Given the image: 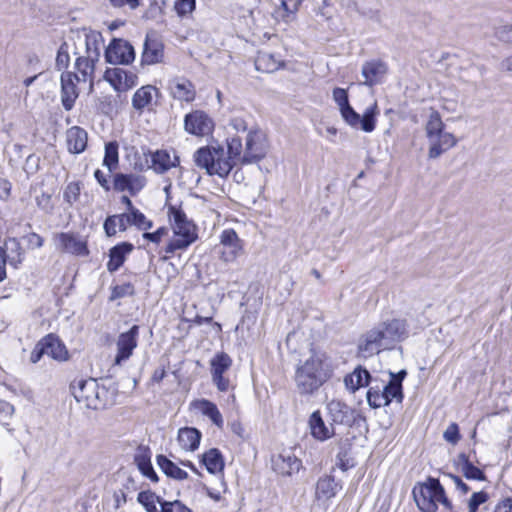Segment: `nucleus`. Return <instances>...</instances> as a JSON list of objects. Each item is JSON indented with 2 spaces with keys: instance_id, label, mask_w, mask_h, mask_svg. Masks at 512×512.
I'll return each mask as SVG.
<instances>
[{
  "instance_id": "5",
  "label": "nucleus",
  "mask_w": 512,
  "mask_h": 512,
  "mask_svg": "<svg viewBox=\"0 0 512 512\" xmlns=\"http://www.w3.org/2000/svg\"><path fill=\"white\" fill-rule=\"evenodd\" d=\"M197 167L205 169L207 174L221 178L228 176L233 169L232 160L227 158L226 151L220 145L201 147L193 155Z\"/></svg>"
},
{
  "instance_id": "63",
  "label": "nucleus",
  "mask_w": 512,
  "mask_h": 512,
  "mask_svg": "<svg viewBox=\"0 0 512 512\" xmlns=\"http://www.w3.org/2000/svg\"><path fill=\"white\" fill-rule=\"evenodd\" d=\"M36 203L37 206L40 207L42 210L48 211L52 209L51 195L48 193L43 192L39 196H37Z\"/></svg>"
},
{
  "instance_id": "6",
  "label": "nucleus",
  "mask_w": 512,
  "mask_h": 512,
  "mask_svg": "<svg viewBox=\"0 0 512 512\" xmlns=\"http://www.w3.org/2000/svg\"><path fill=\"white\" fill-rule=\"evenodd\" d=\"M102 36L100 33L91 31L85 34V55L79 56L75 62V68L80 73L82 82H89L90 90L94 86L95 64L100 58V47Z\"/></svg>"
},
{
  "instance_id": "15",
  "label": "nucleus",
  "mask_w": 512,
  "mask_h": 512,
  "mask_svg": "<svg viewBox=\"0 0 512 512\" xmlns=\"http://www.w3.org/2000/svg\"><path fill=\"white\" fill-rule=\"evenodd\" d=\"M213 120L203 111L195 110L184 118V129L194 136H205L212 132Z\"/></svg>"
},
{
  "instance_id": "18",
  "label": "nucleus",
  "mask_w": 512,
  "mask_h": 512,
  "mask_svg": "<svg viewBox=\"0 0 512 512\" xmlns=\"http://www.w3.org/2000/svg\"><path fill=\"white\" fill-rule=\"evenodd\" d=\"M104 79L118 92H125L137 84L138 77L135 73L123 68H110L105 71Z\"/></svg>"
},
{
  "instance_id": "60",
  "label": "nucleus",
  "mask_w": 512,
  "mask_h": 512,
  "mask_svg": "<svg viewBox=\"0 0 512 512\" xmlns=\"http://www.w3.org/2000/svg\"><path fill=\"white\" fill-rule=\"evenodd\" d=\"M25 239L30 249L40 248L44 243V239L37 233H30L25 236Z\"/></svg>"
},
{
  "instance_id": "64",
  "label": "nucleus",
  "mask_w": 512,
  "mask_h": 512,
  "mask_svg": "<svg viewBox=\"0 0 512 512\" xmlns=\"http://www.w3.org/2000/svg\"><path fill=\"white\" fill-rule=\"evenodd\" d=\"M494 512H512V498L501 500L496 505Z\"/></svg>"
},
{
  "instance_id": "16",
  "label": "nucleus",
  "mask_w": 512,
  "mask_h": 512,
  "mask_svg": "<svg viewBox=\"0 0 512 512\" xmlns=\"http://www.w3.org/2000/svg\"><path fill=\"white\" fill-rule=\"evenodd\" d=\"M272 469L279 475L292 476L302 467V461L291 450L284 449L272 457Z\"/></svg>"
},
{
  "instance_id": "39",
  "label": "nucleus",
  "mask_w": 512,
  "mask_h": 512,
  "mask_svg": "<svg viewBox=\"0 0 512 512\" xmlns=\"http://www.w3.org/2000/svg\"><path fill=\"white\" fill-rule=\"evenodd\" d=\"M457 465L465 478L469 480L483 481L486 478L483 471L474 466L465 454L458 456Z\"/></svg>"
},
{
  "instance_id": "26",
  "label": "nucleus",
  "mask_w": 512,
  "mask_h": 512,
  "mask_svg": "<svg viewBox=\"0 0 512 512\" xmlns=\"http://www.w3.org/2000/svg\"><path fill=\"white\" fill-rule=\"evenodd\" d=\"M2 258L14 268H18L24 260V249L17 238H8L3 246H0Z\"/></svg>"
},
{
  "instance_id": "55",
  "label": "nucleus",
  "mask_w": 512,
  "mask_h": 512,
  "mask_svg": "<svg viewBox=\"0 0 512 512\" xmlns=\"http://www.w3.org/2000/svg\"><path fill=\"white\" fill-rule=\"evenodd\" d=\"M488 499V495L487 493L483 492V491H480V492H475L472 494L469 502H468V508L470 510H475L477 511L478 507L483 504L484 502H486Z\"/></svg>"
},
{
  "instance_id": "40",
  "label": "nucleus",
  "mask_w": 512,
  "mask_h": 512,
  "mask_svg": "<svg viewBox=\"0 0 512 512\" xmlns=\"http://www.w3.org/2000/svg\"><path fill=\"white\" fill-rule=\"evenodd\" d=\"M157 89L152 85H146L139 88L132 97V105L136 110H143L151 104L153 95Z\"/></svg>"
},
{
  "instance_id": "17",
  "label": "nucleus",
  "mask_w": 512,
  "mask_h": 512,
  "mask_svg": "<svg viewBox=\"0 0 512 512\" xmlns=\"http://www.w3.org/2000/svg\"><path fill=\"white\" fill-rule=\"evenodd\" d=\"M61 102L65 110L73 108L76 99L79 96L78 83L82 82L80 77L73 72H63L61 74Z\"/></svg>"
},
{
  "instance_id": "42",
  "label": "nucleus",
  "mask_w": 512,
  "mask_h": 512,
  "mask_svg": "<svg viewBox=\"0 0 512 512\" xmlns=\"http://www.w3.org/2000/svg\"><path fill=\"white\" fill-rule=\"evenodd\" d=\"M244 148L240 138L231 137L227 140V158L232 160V165L242 164Z\"/></svg>"
},
{
  "instance_id": "13",
  "label": "nucleus",
  "mask_w": 512,
  "mask_h": 512,
  "mask_svg": "<svg viewBox=\"0 0 512 512\" xmlns=\"http://www.w3.org/2000/svg\"><path fill=\"white\" fill-rule=\"evenodd\" d=\"M232 359L224 352L217 353L211 360V376L213 383L219 391L226 392L230 387V380L224 377V373L230 369Z\"/></svg>"
},
{
  "instance_id": "35",
  "label": "nucleus",
  "mask_w": 512,
  "mask_h": 512,
  "mask_svg": "<svg viewBox=\"0 0 512 512\" xmlns=\"http://www.w3.org/2000/svg\"><path fill=\"white\" fill-rule=\"evenodd\" d=\"M192 407L207 416L217 427L223 426L222 415L217 406L206 399L196 400L192 402Z\"/></svg>"
},
{
  "instance_id": "2",
  "label": "nucleus",
  "mask_w": 512,
  "mask_h": 512,
  "mask_svg": "<svg viewBox=\"0 0 512 512\" xmlns=\"http://www.w3.org/2000/svg\"><path fill=\"white\" fill-rule=\"evenodd\" d=\"M168 216L173 236L164 251L166 254H174L178 250H186L197 240V227L180 207L170 206Z\"/></svg>"
},
{
  "instance_id": "36",
  "label": "nucleus",
  "mask_w": 512,
  "mask_h": 512,
  "mask_svg": "<svg viewBox=\"0 0 512 512\" xmlns=\"http://www.w3.org/2000/svg\"><path fill=\"white\" fill-rule=\"evenodd\" d=\"M177 439L182 449L194 451L199 446L201 433L196 428L185 427L179 430Z\"/></svg>"
},
{
  "instance_id": "46",
  "label": "nucleus",
  "mask_w": 512,
  "mask_h": 512,
  "mask_svg": "<svg viewBox=\"0 0 512 512\" xmlns=\"http://www.w3.org/2000/svg\"><path fill=\"white\" fill-rule=\"evenodd\" d=\"M118 164V144L116 142H109L105 145V156L103 165H105L109 171H113Z\"/></svg>"
},
{
  "instance_id": "28",
  "label": "nucleus",
  "mask_w": 512,
  "mask_h": 512,
  "mask_svg": "<svg viewBox=\"0 0 512 512\" xmlns=\"http://www.w3.org/2000/svg\"><path fill=\"white\" fill-rule=\"evenodd\" d=\"M152 169L158 173L163 174L173 167L179 165V158L175 152L167 150H157L151 156Z\"/></svg>"
},
{
  "instance_id": "44",
  "label": "nucleus",
  "mask_w": 512,
  "mask_h": 512,
  "mask_svg": "<svg viewBox=\"0 0 512 512\" xmlns=\"http://www.w3.org/2000/svg\"><path fill=\"white\" fill-rule=\"evenodd\" d=\"M367 401L370 407L372 408H380L382 406H387V400H385L383 394V387L379 385L371 386L367 391Z\"/></svg>"
},
{
  "instance_id": "54",
  "label": "nucleus",
  "mask_w": 512,
  "mask_h": 512,
  "mask_svg": "<svg viewBox=\"0 0 512 512\" xmlns=\"http://www.w3.org/2000/svg\"><path fill=\"white\" fill-rule=\"evenodd\" d=\"M130 175L118 173L114 176V189L117 191H128L130 188Z\"/></svg>"
},
{
  "instance_id": "7",
  "label": "nucleus",
  "mask_w": 512,
  "mask_h": 512,
  "mask_svg": "<svg viewBox=\"0 0 512 512\" xmlns=\"http://www.w3.org/2000/svg\"><path fill=\"white\" fill-rule=\"evenodd\" d=\"M71 390L76 401L82 403L86 408L97 410L106 405L103 399L106 391L99 386L96 379L74 380L71 384Z\"/></svg>"
},
{
  "instance_id": "41",
  "label": "nucleus",
  "mask_w": 512,
  "mask_h": 512,
  "mask_svg": "<svg viewBox=\"0 0 512 512\" xmlns=\"http://www.w3.org/2000/svg\"><path fill=\"white\" fill-rule=\"evenodd\" d=\"M202 463L205 465L207 471L211 474L221 472L224 468V461L221 453L217 449H210L202 456Z\"/></svg>"
},
{
  "instance_id": "38",
  "label": "nucleus",
  "mask_w": 512,
  "mask_h": 512,
  "mask_svg": "<svg viewBox=\"0 0 512 512\" xmlns=\"http://www.w3.org/2000/svg\"><path fill=\"white\" fill-rule=\"evenodd\" d=\"M157 464L166 476L175 480L187 479L188 474L186 471L178 467L174 462L164 455L157 456Z\"/></svg>"
},
{
  "instance_id": "3",
  "label": "nucleus",
  "mask_w": 512,
  "mask_h": 512,
  "mask_svg": "<svg viewBox=\"0 0 512 512\" xmlns=\"http://www.w3.org/2000/svg\"><path fill=\"white\" fill-rule=\"evenodd\" d=\"M443 123L438 111L432 110L425 124V134L429 143L428 157L439 158L444 152L457 144L456 137L444 130Z\"/></svg>"
},
{
  "instance_id": "25",
  "label": "nucleus",
  "mask_w": 512,
  "mask_h": 512,
  "mask_svg": "<svg viewBox=\"0 0 512 512\" xmlns=\"http://www.w3.org/2000/svg\"><path fill=\"white\" fill-rule=\"evenodd\" d=\"M327 410L333 425H350L354 420L353 410L341 401L331 400L327 404Z\"/></svg>"
},
{
  "instance_id": "14",
  "label": "nucleus",
  "mask_w": 512,
  "mask_h": 512,
  "mask_svg": "<svg viewBox=\"0 0 512 512\" xmlns=\"http://www.w3.org/2000/svg\"><path fill=\"white\" fill-rule=\"evenodd\" d=\"M105 58L111 64H130L135 59V51L128 41L114 39L105 51Z\"/></svg>"
},
{
  "instance_id": "57",
  "label": "nucleus",
  "mask_w": 512,
  "mask_h": 512,
  "mask_svg": "<svg viewBox=\"0 0 512 512\" xmlns=\"http://www.w3.org/2000/svg\"><path fill=\"white\" fill-rule=\"evenodd\" d=\"M336 465L342 470L347 471L354 466V460L350 458L346 451L339 452L337 455Z\"/></svg>"
},
{
  "instance_id": "24",
  "label": "nucleus",
  "mask_w": 512,
  "mask_h": 512,
  "mask_svg": "<svg viewBox=\"0 0 512 512\" xmlns=\"http://www.w3.org/2000/svg\"><path fill=\"white\" fill-rule=\"evenodd\" d=\"M151 450L149 447L140 445L134 453V463L144 477L156 483L158 476L151 463Z\"/></svg>"
},
{
  "instance_id": "53",
  "label": "nucleus",
  "mask_w": 512,
  "mask_h": 512,
  "mask_svg": "<svg viewBox=\"0 0 512 512\" xmlns=\"http://www.w3.org/2000/svg\"><path fill=\"white\" fill-rule=\"evenodd\" d=\"M195 9V0H178L175 3V10L178 15L184 16Z\"/></svg>"
},
{
  "instance_id": "45",
  "label": "nucleus",
  "mask_w": 512,
  "mask_h": 512,
  "mask_svg": "<svg viewBox=\"0 0 512 512\" xmlns=\"http://www.w3.org/2000/svg\"><path fill=\"white\" fill-rule=\"evenodd\" d=\"M129 217V224L136 226L140 230H148L152 228V221L148 220L146 216L139 211L137 208H133L131 211L127 212Z\"/></svg>"
},
{
  "instance_id": "51",
  "label": "nucleus",
  "mask_w": 512,
  "mask_h": 512,
  "mask_svg": "<svg viewBox=\"0 0 512 512\" xmlns=\"http://www.w3.org/2000/svg\"><path fill=\"white\" fill-rule=\"evenodd\" d=\"M161 512H192V510L179 500L161 503Z\"/></svg>"
},
{
  "instance_id": "56",
  "label": "nucleus",
  "mask_w": 512,
  "mask_h": 512,
  "mask_svg": "<svg viewBox=\"0 0 512 512\" xmlns=\"http://www.w3.org/2000/svg\"><path fill=\"white\" fill-rule=\"evenodd\" d=\"M333 100L337 103L339 110L349 105L347 92L343 88H335L333 90Z\"/></svg>"
},
{
  "instance_id": "1",
  "label": "nucleus",
  "mask_w": 512,
  "mask_h": 512,
  "mask_svg": "<svg viewBox=\"0 0 512 512\" xmlns=\"http://www.w3.org/2000/svg\"><path fill=\"white\" fill-rule=\"evenodd\" d=\"M332 367L325 352L312 350L310 355L300 360L295 369L294 381L301 395L316 392L331 377Z\"/></svg>"
},
{
  "instance_id": "12",
  "label": "nucleus",
  "mask_w": 512,
  "mask_h": 512,
  "mask_svg": "<svg viewBox=\"0 0 512 512\" xmlns=\"http://www.w3.org/2000/svg\"><path fill=\"white\" fill-rule=\"evenodd\" d=\"M139 326L133 325L128 331L118 335L116 340L117 353L114 359L115 365H121L128 360L138 345Z\"/></svg>"
},
{
  "instance_id": "31",
  "label": "nucleus",
  "mask_w": 512,
  "mask_h": 512,
  "mask_svg": "<svg viewBox=\"0 0 512 512\" xmlns=\"http://www.w3.org/2000/svg\"><path fill=\"white\" fill-rule=\"evenodd\" d=\"M42 340L46 350V355L59 362L67 361L69 359L68 350L59 338L50 334Z\"/></svg>"
},
{
  "instance_id": "27",
  "label": "nucleus",
  "mask_w": 512,
  "mask_h": 512,
  "mask_svg": "<svg viewBox=\"0 0 512 512\" xmlns=\"http://www.w3.org/2000/svg\"><path fill=\"white\" fill-rule=\"evenodd\" d=\"M171 95L174 99L185 102H192L195 99L196 91L194 85L185 78H174L169 83Z\"/></svg>"
},
{
  "instance_id": "32",
  "label": "nucleus",
  "mask_w": 512,
  "mask_h": 512,
  "mask_svg": "<svg viewBox=\"0 0 512 512\" xmlns=\"http://www.w3.org/2000/svg\"><path fill=\"white\" fill-rule=\"evenodd\" d=\"M133 245L128 242H123L114 246L109 253V261L107 269L110 272L118 270L124 263L126 256L133 250Z\"/></svg>"
},
{
  "instance_id": "43",
  "label": "nucleus",
  "mask_w": 512,
  "mask_h": 512,
  "mask_svg": "<svg viewBox=\"0 0 512 512\" xmlns=\"http://www.w3.org/2000/svg\"><path fill=\"white\" fill-rule=\"evenodd\" d=\"M137 501L143 505L147 512H158L157 504L165 502L161 497L151 491H142L138 494Z\"/></svg>"
},
{
  "instance_id": "50",
  "label": "nucleus",
  "mask_w": 512,
  "mask_h": 512,
  "mask_svg": "<svg viewBox=\"0 0 512 512\" xmlns=\"http://www.w3.org/2000/svg\"><path fill=\"white\" fill-rule=\"evenodd\" d=\"M70 62V56L68 52L67 43H63L59 49L56 56V67L58 70L66 69Z\"/></svg>"
},
{
  "instance_id": "62",
  "label": "nucleus",
  "mask_w": 512,
  "mask_h": 512,
  "mask_svg": "<svg viewBox=\"0 0 512 512\" xmlns=\"http://www.w3.org/2000/svg\"><path fill=\"white\" fill-rule=\"evenodd\" d=\"M14 414V407L8 402H0V422L10 419Z\"/></svg>"
},
{
  "instance_id": "19",
  "label": "nucleus",
  "mask_w": 512,
  "mask_h": 512,
  "mask_svg": "<svg viewBox=\"0 0 512 512\" xmlns=\"http://www.w3.org/2000/svg\"><path fill=\"white\" fill-rule=\"evenodd\" d=\"M164 58V45L154 32L147 33L142 53V63L154 65L161 63Z\"/></svg>"
},
{
  "instance_id": "20",
  "label": "nucleus",
  "mask_w": 512,
  "mask_h": 512,
  "mask_svg": "<svg viewBox=\"0 0 512 512\" xmlns=\"http://www.w3.org/2000/svg\"><path fill=\"white\" fill-rule=\"evenodd\" d=\"M57 247L66 253H71L78 256H85L88 254L86 242L74 233H59L55 237Z\"/></svg>"
},
{
  "instance_id": "49",
  "label": "nucleus",
  "mask_w": 512,
  "mask_h": 512,
  "mask_svg": "<svg viewBox=\"0 0 512 512\" xmlns=\"http://www.w3.org/2000/svg\"><path fill=\"white\" fill-rule=\"evenodd\" d=\"M81 192V186L78 182H71L67 184L64 189L63 198L69 204L72 205L78 201Z\"/></svg>"
},
{
  "instance_id": "4",
  "label": "nucleus",
  "mask_w": 512,
  "mask_h": 512,
  "mask_svg": "<svg viewBox=\"0 0 512 512\" xmlns=\"http://www.w3.org/2000/svg\"><path fill=\"white\" fill-rule=\"evenodd\" d=\"M412 493L418 508L422 512H436L439 504L447 510L452 508L444 487L436 478L429 477L425 482L416 484Z\"/></svg>"
},
{
  "instance_id": "58",
  "label": "nucleus",
  "mask_w": 512,
  "mask_h": 512,
  "mask_svg": "<svg viewBox=\"0 0 512 512\" xmlns=\"http://www.w3.org/2000/svg\"><path fill=\"white\" fill-rule=\"evenodd\" d=\"M168 235V229L166 227H160L155 232H145L143 234V238L147 239L153 243H160L163 237H166Z\"/></svg>"
},
{
  "instance_id": "9",
  "label": "nucleus",
  "mask_w": 512,
  "mask_h": 512,
  "mask_svg": "<svg viewBox=\"0 0 512 512\" xmlns=\"http://www.w3.org/2000/svg\"><path fill=\"white\" fill-rule=\"evenodd\" d=\"M268 151L266 135L259 129L250 130L246 136L242 165L257 163Z\"/></svg>"
},
{
  "instance_id": "23",
  "label": "nucleus",
  "mask_w": 512,
  "mask_h": 512,
  "mask_svg": "<svg viewBox=\"0 0 512 512\" xmlns=\"http://www.w3.org/2000/svg\"><path fill=\"white\" fill-rule=\"evenodd\" d=\"M308 425L312 437L318 441H326L335 435V429L332 423L327 425L321 416L320 411H314L308 420Z\"/></svg>"
},
{
  "instance_id": "30",
  "label": "nucleus",
  "mask_w": 512,
  "mask_h": 512,
  "mask_svg": "<svg viewBox=\"0 0 512 512\" xmlns=\"http://www.w3.org/2000/svg\"><path fill=\"white\" fill-rule=\"evenodd\" d=\"M87 139L88 135L84 129L78 126L68 129L66 133V141L69 152L75 154L83 152L87 146Z\"/></svg>"
},
{
  "instance_id": "33",
  "label": "nucleus",
  "mask_w": 512,
  "mask_h": 512,
  "mask_svg": "<svg viewBox=\"0 0 512 512\" xmlns=\"http://www.w3.org/2000/svg\"><path fill=\"white\" fill-rule=\"evenodd\" d=\"M283 62L279 56L267 51H260L255 59V67L258 71L272 73L277 71Z\"/></svg>"
},
{
  "instance_id": "22",
  "label": "nucleus",
  "mask_w": 512,
  "mask_h": 512,
  "mask_svg": "<svg viewBox=\"0 0 512 512\" xmlns=\"http://www.w3.org/2000/svg\"><path fill=\"white\" fill-rule=\"evenodd\" d=\"M388 67L381 60H371L365 62L362 66V76L364 77V85L374 86L381 83L387 74Z\"/></svg>"
},
{
  "instance_id": "11",
  "label": "nucleus",
  "mask_w": 512,
  "mask_h": 512,
  "mask_svg": "<svg viewBox=\"0 0 512 512\" xmlns=\"http://www.w3.org/2000/svg\"><path fill=\"white\" fill-rule=\"evenodd\" d=\"M341 116L344 121L352 128H360L364 132L370 133L375 129L376 120L375 117L378 113L377 103L368 107L363 116L361 117L351 105H347L340 110Z\"/></svg>"
},
{
  "instance_id": "61",
  "label": "nucleus",
  "mask_w": 512,
  "mask_h": 512,
  "mask_svg": "<svg viewBox=\"0 0 512 512\" xmlns=\"http://www.w3.org/2000/svg\"><path fill=\"white\" fill-rule=\"evenodd\" d=\"M43 355H46V350L43 344V340L38 342L30 354V361L37 363L40 361Z\"/></svg>"
},
{
  "instance_id": "47",
  "label": "nucleus",
  "mask_w": 512,
  "mask_h": 512,
  "mask_svg": "<svg viewBox=\"0 0 512 512\" xmlns=\"http://www.w3.org/2000/svg\"><path fill=\"white\" fill-rule=\"evenodd\" d=\"M383 394L385 400H387V405L394 399L397 402H401L403 399L402 384L390 380L388 384L383 386Z\"/></svg>"
},
{
  "instance_id": "34",
  "label": "nucleus",
  "mask_w": 512,
  "mask_h": 512,
  "mask_svg": "<svg viewBox=\"0 0 512 512\" xmlns=\"http://www.w3.org/2000/svg\"><path fill=\"white\" fill-rule=\"evenodd\" d=\"M370 380V373L361 366H358L351 374L345 376L344 384L349 391L354 393L359 388L367 386Z\"/></svg>"
},
{
  "instance_id": "48",
  "label": "nucleus",
  "mask_w": 512,
  "mask_h": 512,
  "mask_svg": "<svg viewBox=\"0 0 512 512\" xmlns=\"http://www.w3.org/2000/svg\"><path fill=\"white\" fill-rule=\"evenodd\" d=\"M276 20H281L285 23L292 22L296 17V12L290 9L289 1L281 0L280 5L277 6L273 13Z\"/></svg>"
},
{
  "instance_id": "29",
  "label": "nucleus",
  "mask_w": 512,
  "mask_h": 512,
  "mask_svg": "<svg viewBox=\"0 0 512 512\" xmlns=\"http://www.w3.org/2000/svg\"><path fill=\"white\" fill-rule=\"evenodd\" d=\"M341 488L342 486L332 476H322L316 483V499L323 502L329 501Z\"/></svg>"
},
{
  "instance_id": "21",
  "label": "nucleus",
  "mask_w": 512,
  "mask_h": 512,
  "mask_svg": "<svg viewBox=\"0 0 512 512\" xmlns=\"http://www.w3.org/2000/svg\"><path fill=\"white\" fill-rule=\"evenodd\" d=\"M378 332L373 328L365 332L358 342V355L362 358H369L381 351L387 350L382 344Z\"/></svg>"
},
{
  "instance_id": "8",
  "label": "nucleus",
  "mask_w": 512,
  "mask_h": 512,
  "mask_svg": "<svg viewBox=\"0 0 512 512\" xmlns=\"http://www.w3.org/2000/svg\"><path fill=\"white\" fill-rule=\"evenodd\" d=\"M375 332L387 350L392 349L396 343L407 336V324L405 320L391 319L383 321L373 327Z\"/></svg>"
},
{
  "instance_id": "10",
  "label": "nucleus",
  "mask_w": 512,
  "mask_h": 512,
  "mask_svg": "<svg viewBox=\"0 0 512 512\" xmlns=\"http://www.w3.org/2000/svg\"><path fill=\"white\" fill-rule=\"evenodd\" d=\"M244 252V242L233 229H224L219 235V258L224 263L234 262Z\"/></svg>"
},
{
  "instance_id": "52",
  "label": "nucleus",
  "mask_w": 512,
  "mask_h": 512,
  "mask_svg": "<svg viewBox=\"0 0 512 512\" xmlns=\"http://www.w3.org/2000/svg\"><path fill=\"white\" fill-rule=\"evenodd\" d=\"M443 438L452 445L457 444L460 440L458 425L456 423H451L444 431Z\"/></svg>"
},
{
  "instance_id": "59",
  "label": "nucleus",
  "mask_w": 512,
  "mask_h": 512,
  "mask_svg": "<svg viewBox=\"0 0 512 512\" xmlns=\"http://www.w3.org/2000/svg\"><path fill=\"white\" fill-rule=\"evenodd\" d=\"M109 3L114 8H123L128 6L129 9L135 10L140 5V0H109Z\"/></svg>"
},
{
  "instance_id": "37",
  "label": "nucleus",
  "mask_w": 512,
  "mask_h": 512,
  "mask_svg": "<svg viewBox=\"0 0 512 512\" xmlns=\"http://www.w3.org/2000/svg\"><path fill=\"white\" fill-rule=\"evenodd\" d=\"M129 217L126 213L112 215L106 218L104 222V230L107 236H114L117 231H125L129 224Z\"/></svg>"
}]
</instances>
